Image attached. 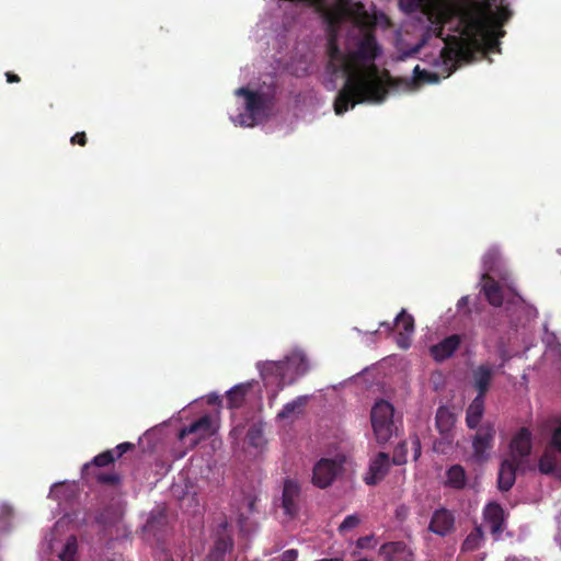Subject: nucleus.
<instances>
[{
  "label": "nucleus",
  "instance_id": "nucleus-1",
  "mask_svg": "<svg viewBox=\"0 0 561 561\" xmlns=\"http://www.w3.org/2000/svg\"><path fill=\"white\" fill-rule=\"evenodd\" d=\"M307 4L319 14L325 26L328 37L329 73L327 89H336L337 82L343 81L342 88L334 101L336 115L346 113L351 105V45L350 32L344 41V48L339 47L341 25L351 20V0H287Z\"/></svg>",
  "mask_w": 561,
  "mask_h": 561
},
{
  "label": "nucleus",
  "instance_id": "nucleus-2",
  "mask_svg": "<svg viewBox=\"0 0 561 561\" xmlns=\"http://www.w3.org/2000/svg\"><path fill=\"white\" fill-rule=\"evenodd\" d=\"M505 0H468L456 7L458 32L469 45H499L496 37L503 36L502 26L511 18Z\"/></svg>",
  "mask_w": 561,
  "mask_h": 561
},
{
  "label": "nucleus",
  "instance_id": "nucleus-3",
  "mask_svg": "<svg viewBox=\"0 0 561 561\" xmlns=\"http://www.w3.org/2000/svg\"><path fill=\"white\" fill-rule=\"evenodd\" d=\"M380 48L374 32H367L353 50V107L360 102H382L387 94L375 65L362 71L358 61L374 62Z\"/></svg>",
  "mask_w": 561,
  "mask_h": 561
},
{
  "label": "nucleus",
  "instance_id": "nucleus-4",
  "mask_svg": "<svg viewBox=\"0 0 561 561\" xmlns=\"http://www.w3.org/2000/svg\"><path fill=\"white\" fill-rule=\"evenodd\" d=\"M236 94L244 98L245 114L239 115L241 126H255L266 121L277 103V88L274 85L261 87L256 90L238 88Z\"/></svg>",
  "mask_w": 561,
  "mask_h": 561
},
{
  "label": "nucleus",
  "instance_id": "nucleus-5",
  "mask_svg": "<svg viewBox=\"0 0 561 561\" xmlns=\"http://www.w3.org/2000/svg\"><path fill=\"white\" fill-rule=\"evenodd\" d=\"M370 423H373V434L380 446L388 444L393 436H397L399 426L402 425V422L394 417L393 405L386 400H379L373 405Z\"/></svg>",
  "mask_w": 561,
  "mask_h": 561
},
{
  "label": "nucleus",
  "instance_id": "nucleus-6",
  "mask_svg": "<svg viewBox=\"0 0 561 561\" xmlns=\"http://www.w3.org/2000/svg\"><path fill=\"white\" fill-rule=\"evenodd\" d=\"M533 448V432L528 427L522 426L513 434V436H511L507 445V451L503 459H510L531 466L530 457Z\"/></svg>",
  "mask_w": 561,
  "mask_h": 561
},
{
  "label": "nucleus",
  "instance_id": "nucleus-7",
  "mask_svg": "<svg viewBox=\"0 0 561 561\" xmlns=\"http://www.w3.org/2000/svg\"><path fill=\"white\" fill-rule=\"evenodd\" d=\"M215 432L214 419L209 414H205L183 427L180 433H178V437H180L181 440H186L187 446L194 448L201 440L210 437Z\"/></svg>",
  "mask_w": 561,
  "mask_h": 561
},
{
  "label": "nucleus",
  "instance_id": "nucleus-8",
  "mask_svg": "<svg viewBox=\"0 0 561 561\" xmlns=\"http://www.w3.org/2000/svg\"><path fill=\"white\" fill-rule=\"evenodd\" d=\"M232 552L233 538L232 535L228 531L227 522H224L218 526L214 538V543L209 549L206 559H208V561H236V559L232 558Z\"/></svg>",
  "mask_w": 561,
  "mask_h": 561
},
{
  "label": "nucleus",
  "instance_id": "nucleus-9",
  "mask_svg": "<svg viewBox=\"0 0 561 561\" xmlns=\"http://www.w3.org/2000/svg\"><path fill=\"white\" fill-rule=\"evenodd\" d=\"M472 437L473 459L478 462L485 461L489 458V450L494 445L495 428L490 421L484 422L478 428Z\"/></svg>",
  "mask_w": 561,
  "mask_h": 561
},
{
  "label": "nucleus",
  "instance_id": "nucleus-10",
  "mask_svg": "<svg viewBox=\"0 0 561 561\" xmlns=\"http://www.w3.org/2000/svg\"><path fill=\"white\" fill-rule=\"evenodd\" d=\"M344 458H321L313 467L312 483L325 488L335 480L342 470Z\"/></svg>",
  "mask_w": 561,
  "mask_h": 561
},
{
  "label": "nucleus",
  "instance_id": "nucleus-11",
  "mask_svg": "<svg viewBox=\"0 0 561 561\" xmlns=\"http://www.w3.org/2000/svg\"><path fill=\"white\" fill-rule=\"evenodd\" d=\"M557 453L561 454V419L558 420V426L552 431L550 442L539 459V471L541 473L550 474L556 472Z\"/></svg>",
  "mask_w": 561,
  "mask_h": 561
},
{
  "label": "nucleus",
  "instance_id": "nucleus-12",
  "mask_svg": "<svg viewBox=\"0 0 561 561\" xmlns=\"http://www.w3.org/2000/svg\"><path fill=\"white\" fill-rule=\"evenodd\" d=\"M534 466H527L514 460L502 458L497 474V486L500 491L507 492L516 483L517 472L533 471Z\"/></svg>",
  "mask_w": 561,
  "mask_h": 561
},
{
  "label": "nucleus",
  "instance_id": "nucleus-13",
  "mask_svg": "<svg viewBox=\"0 0 561 561\" xmlns=\"http://www.w3.org/2000/svg\"><path fill=\"white\" fill-rule=\"evenodd\" d=\"M392 461L389 454L380 451L369 460L368 470L364 476L366 485H378L389 473Z\"/></svg>",
  "mask_w": 561,
  "mask_h": 561
},
{
  "label": "nucleus",
  "instance_id": "nucleus-14",
  "mask_svg": "<svg viewBox=\"0 0 561 561\" xmlns=\"http://www.w3.org/2000/svg\"><path fill=\"white\" fill-rule=\"evenodd\" d=\"M394 327L398 330L396 344L407 350L411 344V335L415 332V319L402 309L394 318Z\"/></svg>",
  "mask_w": 561,
  "mask_h": 561
},
{
  "label": "nucleus",
  "instance_id": "nucleus-15",
  "mask_svg": "<svg viewBox=\"0 0 561 561\" xmlns=\"http://www.w3.org/2000/svg\"><path fill=\"white\" fill-rule=\"evenodd\" d=\"M462 343V336L454 333L445 337L437 344H433L430 348L431 356L440 363L451 357L457 352Z\"/></svg>",
  "mask_w": 561,
  "mask_h": 561
},
{
  "label": "nucleus",
  "instance_id": "nucleus-16",
  "mask_svg": "<svg viewBox=\"0 0 561 561\" xmlns=\"http://www.w3.org/2000/svg\"><path fill=\"white\" fill-rule=\"evenodd\" d=\"M484 520L490 526V533L495 538H499L505 526V512L504 508L501 506V504L496 502L489 503L485 508L484 513Z\"/></svg>",
  "mask_w": 561,
  "mask_h": 561
},
{
  "label": "nucleus",
  "instance_id": "nucleus-17",
  "mask_svg": "<svg viewBox=\"0 0 561 561\" xmlns=\"http://www.w3.org/2000/svg\"><path fill=\"white\" fill-rule=\"evenodd\" d=\"M455 517L448 508L435 510L430 523V531L437 536H447L454 530Z\"/></svg>",
  "mask_w": 561,
  "mask_h": 561
},
{
  "label": "nucleus",
  "instance_id": "nucleus-18",
  "mask_svg": "<svg viewBox=\"0 0 561 561\" xmlns=\"http://www.w3.org/2000/svg\"><path fill=\"white\" fill-rule=\"evenodd\" d=\"M386 561H412V551L404 541H390L379 549Z\"/></svg>",
  "mask_w": 561,
  "mask_h": 561
},
{
  "label": "nucleus",
  "instance_id": "nucleus-19",
  "mask_svg": "<svg viewBox=\"0 0 561 561\" xmlns=\"http://www.w3.org/2000/svg\"><path fill=\"white\" fill-rule=\"evenodd\" d=\"M299 485L286 480L283 488L282 506L286 515L294 517L298 512Z\"/></svg>",
  "mask_w": 561,
  "mask_h": 561
},
{
  "label": "nucleus",
  "instance_id": "nucleus-20",
  "mask_svg": "<svg viewBox=\"0 0 561 561\" xmlns=\"http://www.w3.org/2000/svg\"><path fill=\"white\" fill-rule=\"evenodd\" d=\"M494 375V368L490 364H481L472 371L473 386L478 392L477 396H486Z\"/></svg>",
  "mask_w": 561,
  "mask_h": 561
},
{
  "label": "nucleus",
  "instance_id": "nucleus-21",
  "mask_svg": "<svg viewBox=\"0 0 561 561\" xmlns=\"http://www.w3.org/2000/svg\"><path fill=\"white\" fill-rule=\"evenodd\" d=\"M482 293H484L485 298L489 304L494 307H500L503 305V289L499 280L489 276V274L482 275Z\"/></svg>",
  "mask_w": 561,
  "mask_h": 561
},
{
  "label": "nucleus",
  "instance_id": "nucleus-22",
  "mask_svg": "<svg viewBox=\"0 0 561 561\" xmlns=\"http://www.w3.org/2000/svg\"><path fill=\"white\" fill-rule=\"evenodd\" d=\"M485 411V397L476 396L471 404L466 410V425L469 430H476L480 425L483 412Z\"/></svg>",
  "mask_w": 561,
  "mask_h": 561
},
{
  "label": "nucleus",
  "instance_id": "nucleus-23",
  "mask_svg": "<svg viewBox=\"0 0 561 561\" xmlns=\"http://www.w3.org/2000/svg\"><path fill=\"white\" fill-rule=\"evenodd\" d=\"M455 424V416L449 409L445 407L437 408L435 415V425L437 432L447 440L451 438V432Z\"/></svg>",
  "mask_w": 561,
  "mask_h": 561
},
{
  "label": "nucleus",
  "instance_id": "nucleus-24",
  "mask_svg": "<svg viewBox=\"0 0 561 561\" xmlns=\"http://www.w3.org/2000/svg\"><path fill=\"white\" fill-rule=\"evenodd\" d=\"M286 371L293 370L296 376H301L309 370L307 355L301 351H294L285 357Z\"/></svg>",
  "mask_w": 561,
  "mask_h": 561
},
{
  "label": "nucleus",
  "instance_id": "nucleus-25",
  "mask_svg": "<svg viewBox=\"0 0 561 561\" xmlns=\"http://www.w3.org/2000/svg\"><path fill=\"white\" fill-rule=\"evenodd\" d=\"M261 376H263L264 379H267L272 376H275L278 378L279 387L283 388L286 381V365L284 360L278 362H267L261 367L260 369Z\"/></svg>",
  "mask_w": 561,
  "mask_h": 561
},
{
  "label": "nucleus",
  "instance_id": "nucleus-26",
  "mask_svg": "<svg viewBox=\"0 0 561 561\" xmlns=\"http://www.w3.org/2000/svg\"><path fill=\"white\" fill-rule=\"evenodd\" d=\"M447 486L456 490H462L467 484V476L462 466L453 465L446 471V483Z\"/></svg>",
  "mask_w": 561,
  "mask_h": 561
},
{
  "label": "nucleus",
  "instance_id": "nucleus-27",
  "mask_svg": "<svg viewBox=\"0 0 561 561\" xmlns=\"http://www.w3.org/2000/svg\"><path fill=\"white\" fill-rule=\"evenodd\" d=\"M248 392L249 385L240 383L234 386L227 392V408L240 409L243 405Z\"/></svg>",
  "mask_w": 561,
  "mask_h": 561
},
{
  "label": "nucleus",
  "instance_id": "nucleus-28",
  "mask_svg": "<svg viewBox=\"0 0 561 561\" xmlns=\"http://www.w3.org/2000/svg\"><path fill=\"white\" fill-rule=\"evenodd\" d=\"M115 460L116 459H115L114 451L106 449L103 453H101L100 455L92 458L90 462H87L83 466V469H81V473H83L84 477H88L90 474V470L92 467H98V468L106 467V466L112 465Z\"/></svg>",
  "mask_w": 561,
  "mask_h": 561
},
{
  "label": "nucleus",
  "instance_id": "nucleus-29",
  "mask_svg": "<svg viewBox=\"0 0 561 561\" xmlns=\"http://www.w3.org/2000/svg\"><path fill=\"white\" fill-rule=\"evenodd\" d=\"M483 540V531L481 526H476L469 535L466 536L462 545L461 551H474L480 548Z\"/></svg>",
  "mask_w": 561,
  "mask_h": 561
},
{
  "label": "nucleus",
  "instance_id": "nucleus-30",
  "mask_svg": "<svg viewBox=\"0 0 561 561\" xmlns=\"http://www.w3.org/2000/svg\"><path fill=\"white\" fill-rule=\"evenodd\" d=\"M307 404V398L306 397H297L294 401L286 403L282 410L278 412L277 417L279 420H286L289 419L291 414L299 411L302 407Z\"/></svg>",
  "mask_w": 561,
  "mask_h": 561
},
{
  "label": "nucleus",
  "instance_id": "nucleus-31",
  "mask_svg": "<svg viewBox=\"0 0 561 561\" xmlns=\"http://www.w3.org/2000/svg\"><path fill=\"white\" fill-rule=\"evenodd\" d=\"M77 553V539L76 536H70L59 554L60 561H75Z\"/></svg>",
  "mask_w": 561,
  "mask_h": 561
},
{
  "label": "nucleus",
  "instance_id": "nucleus-32",
  "mask_svg": "<svg viewBox=\"0 0 561 561\" xmlns=\"http://www.w3.org/2000/svg\"><path fill=\"white\" fill-rule=\"evenodd\" d=\"M407 455H408V443L407 440H402L394 447L393 456L390 458L392 465L402 466L407 463Z\"/></svg>",
  "mask_w": 561,
  "mask_h": 561
},
{
  "label": "nucleus",
  "instance_id": "nucleus-33",
  "mask_svg": "<svg viewBox=\"0 0 561 561\" xmlns=\"http://www.w3.org/2000/svg\"><path fill=\"white\" fill-rule=\"evenodd\" d=\"M96 480L103 485H117L121 483V476L116 472H103L96 476Z\"/></svg>",
  "mask_w": 561,
  "mask_h": 561
},
{
  "label": "nucleus",
  "instance_id": "nucleus-34",
  "mask_svg": "<svg viewBox=\"0 0 561 561\" xmlns=\"http://www.w3.org/2000/svg\"><path fill=\"white\" fill-rule=\"evenodd\" d=\"M414 79L419 82H437L438 76L426 70H422L420 66L414 67Z\"/></svg>",
  "mask_w": 561,
  "mask_h": 561
},
{
  "label": "nucleus",
  "instance_id": "nucleus-35",
  "mask_svg": "<svg viewBox=\"0 0 561 561\" xmlns=\"http://www.w3.org/2000/svg\"><path fill=\"white\" fill-rule=\"evenodd\" d=\"M356 549H374L377 546V538L375 535H366L357 538L355 542Z\"/></svg>",
  "mask_w": 561,
  "mask_h": 561
},
{
  "label": "nucleus",
  "instance_id": "nucleus-36",
  "mask_svg": "<svg viewBox=\"0 0 561 561\" xmlns=\"http://www.w3.org/2000/svg\"><path fill=\"white\" fill-rule=\"evenodd\" d=\"M425 0H399V5L407 12H416L419 11Z\"/></svg>",
  "mask_w": 561,
  "mask_h": 561
},
{
  "label": "nucleus",
  "instance_id": "nucleus-37",
  "mask_svg": "<svg viewBox=\"0 0 561 561\" xmlns=\"http://www.w3.org/2000/svg\"><path fill=\"white\" fill-rule=\"evenodd\" d=\"M134 448H135L134 444L126 442V443L116 445L115 448L110 449V450L114 451L115 459H121L123 457V455H125L129 450H133Z\"/></svg>",
  "mask_w": 561,
  "mask_h": 561
},
{
  "label": "nucleus",
  "instance_id": "nucleus-38",
  "mask_svg": "<svg viewBox=\"0 0 561 561\" xmlns=\"http://www.w3.org/2000/svg\"><path fill=\"white\" fill-rule=\"evenodd\" d=\"M242 505L248 514H252L256 510V497L255 495H243Z\"/></svg>",
  "mask_w": 561,
  "mask_h": 561
},
{
  "label": "nucleus",
  "instance_id": "nucleus-39",
  "mask_svg": "<svg viewBox=\"0 0 561 561\" xmlns=\"http://www.w3.org/2000/svg\"><path fill=\"white\" fill-rule=\"evenodd\" d=\"M298 557V551L297 549H287L285 550L279 557H278V561H296Z\"/></svg>",
  "mask_w": 561,
  "mask_h": 561
},
{
  "label": "nucleus",
  "instance_id": "nucleus-40",
  "mask_svg": "<svg viewBox=\"0 0 561 561\" xmlns=\"http://www.w3.org/2000/svg\"><path fill=\"white\" fill-rule=\"evenodd\" d=\"M70 141L72 145L84 147L88 142L87 134L84 131H78L72 136Z\"/></svg>",
  "mask_w": 561,
  "mask_h": 561
},
{
  "label": "nucleus",
  "instance_id": "nucleus-41",
  "mask_svg": "<svg viewBox=\"0 0 561 561\" xmlns=\"http://www.w3.org/2000/svg\"><path fill=\"white\" fill-rule=\"evenodd\" d=\"M364 9V5L359 1H353V27L357 25V15L360 14L362 10Z\"/></svg>",
  "mask_w": 561,
  "mask_h": 561
},
{
  "label": "nucleus",
  "instance_id": "nucleus-42",
  "mask_svg": "<svg viewBox=\"0 0 561 561\" xmlns=\"http://www.w3.org/2000/svg\"><path fill=\"white\" fill-rule=\"evenodd\" d=\"M412 449H414V460L421 457V442L419 436L414 435L411 440Z\"/></svg>",
  "mask_w": 561,
  "mask_h": 561
},
{
  "label": "nucleus",
  "instance_id": "nucleus-43",
  "mask_svg": "<svg viewBox=\"0 0 561 561\" xmlns=\"http://www.w3.org/2000/svg\"><path fill=\"white\" fill-rule=\"evenodd\" d=\"M409 510L407 506L402 505L396 508V517L397 519L404 522L408 517Z\"/></svg>",
  "mask_w": 561,
  "mask_h": 561
},
{
  "label": "nucleus",
  "instance_id": "nucleus-44",
  "mask_svg": "<svg viewBox=\"0 0 561 561\" xmlns=\"http://www.w3.org/2000/svg\"><path fill=\"white\" fill-rule=\"evenodd\" d=\"M351 528V515L344 517L343 522L340 524L339 530L342 534H346Z\"/></svg>",
  "mask_w": 561,
  "mask_h": 561
},
{
  "label": "nucleus",
  "instance_id": "nucleus-45",
  "mask_svg": "<svg viewBox=\"0 0 561 561\" xmlns=\"http://www.w3.org/2000/svg\"><path fill=\"white\" fill-rule=\"evenodd\" d=\"M379 328L380 329H385V331L388 332V333H392L393 330L396 329L394 322L391 323V322H388V321L380 322Z\"/></svg>",
  "mask_w": 561,
  "mask_h": 561
},
{
  "label": "nucleus",
  "instance_id": "nucleus-46",
  "mask_svg": "<svg viewBox=\"0 0 561 561\" xmlns=\"http://www.w3.org/2000/svg\"><path fill=\"white\" fill-rule=\"evenodd\" d=\"M5 78L8 83H19L21 81L20 76L13 72H7Z\"/></svg>",
  "mask_w": 561,
  "mask_h": 561
},
{
  "label": "nucleus",
  "instance_id": "nucleus-47",
  "mask_svg": "<svg viewBox=\"0 0 561 561\" xmlns=\"http://www.w3.org/2000/svg\"><path fill=\"white\" fill-rule=\"evenodd\" d=\"M443 55H444L445 58L453 59L454 56H457V51L448 50V49L445 48L443 50Z\"/></svg>",
  "mask_w": 561,
  "mask_h": 561
},
{
  "label": "nucleus",
  "instance_id": "nucleus-48",
  "mask_svg": "<svg viewBox=\"0 0 561 561\" xmlns=\"http://www.w3.org/2000/svg\"><path fill=\"white\" fill-rule=\"evenodd\" d=\"M260 432L250 431L248 432V437H250L253 445H255L254 439H256V435L259 436Z\"/></svg>",
  "mask_w": 561,
  "mask_h": 561
},
{
  "label": "nucleus",
  "instance_id": "nucleus-49",
  "mask_svg": "<svg viewBox=\"0 0 561 561\" xmlns=\"http://www.w3.org/2000/svg\"><path fill=\"white\" fill-rule=\"evenodd\" d=\"M468 304V297L467 296H463L460 298V300L458 301V307H462L465 305Z\"/></svg>",
  "mask_w": 561,
  "mask_h": 561
},
{
  "label": "nucleus",
  "instance_id": "nucleus-50",
  "mask_svg": "<svg viewBox=\"0 0 561 561\" xmlns=\"http://www.w3.org/2000/svg\"><path fill=\"white\" fill-rule=\"evenodd\" d=\"M352 520H353V528L356 527L360 523V519L354 514H353Z\"/></svg>",
  "mask_w": 561,
  "mask_h": 561
},
{
  "label": "nucleus",
  "instance_id": "nucleus-51",
  "mask_svg": "<svg viewBox=\"0 0 561 561\" xmlns=\"http://www.w3.org/2000/svg\"><path fill=\"white\" fill-rule=\"evenodd\" d=\"M320 561H343V559L335 557V558L322 559Z\"/></svg>",
  "mask_w": 561,
  "mask_h": 561
},
{
  "label": "nucleus",
  "instance_id": "nucleus-52",
  "mask_svg": "<svg viewBox=\"0 0 561 561\" xmlns=\"http://www.w3.org/2000/svg\"><path fill=\"white\" fill-rule=\"evenodd\" d=\"M353 561H368V559H366V558H360V559L353 560Z\"/></svg>",
  "mask_w": 561,
  "mask_h": 561
},
{
  "label": "nucleus",
  "instance_id": "nucleus-53",
  "mask_svg": "<svg viewBox=\"0 0 561 561\" xmlns=\"http://www.w3.org/2000/svg\"><path fill=\"white\" fill-rule=\"evenodd\" d=\"M243 518H244V517H243V512H241V513H240V523H242Z\"/></svg>",
  "mask_w": 561,
  "mask_h": 561
}]
</instances>
